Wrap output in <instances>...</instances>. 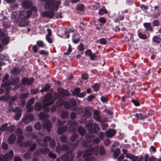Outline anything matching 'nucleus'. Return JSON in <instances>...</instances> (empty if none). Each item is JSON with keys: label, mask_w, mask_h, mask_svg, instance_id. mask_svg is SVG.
Returning a JSON list of instances; mask_svg holds the SVG:
<instances>
[{"label": "nucleus", "mask_w": 161, "mask_h": 161, "mask_svg": "<svg viewBox=\"0 0 161 161\" xmlns=\"http://www.w3.org/2000/svg\"><path fill=\"white\" fill-rule=\"evenodd\" d=\"M91 108L86 107L85 108V113L84 115L87 118H89L91 116V113L90 111Z\"/></svg>", "instance_id": "f3484780"}, {"label": "nucleus", "mask_w": 161, "mask_h": 161, "mask_svg": "<svg viewBox=\"0 0 161 161\" xmlns=\"http://www.w3.org/2000/svg\"><path fill=\"white\" fill-rule=\"evenodd\" d=\"M31 14V12L21 11L19 12V17L22 19H25L29 17Z\"/></svg>", "instance_id": "20e7f679"}, {"label": "nucleus", "mask_w": 161, "mask_h": 161, "mask_svg": "<svg viewBox=\"0 0 161 161\" xmlns=\"http://www.w3.org/2000/svg\"><path fill=\"white\" fill-rule=\"evenodd\" d=\"M15 109L17 111V113L16 114L14 117V119L16 120H18L20 117L21 115V112L22 110L21 108L20 107H17L15 108Z\"/></svg>", "instance_id": "2eb2a0df"}, {"label": "nucleus", "mask_w": 161, "mask_h": 161, "mask_svg": "<svg viewBox=\"0 0 161 161\" xmlns=\"http://www.w3.org/2000/svg\"><path fill=\"white\" fill-rule=\"evenodd\" d=\"M31 5V2L29 0H23L22 3V7L25 8L30 7Z\"/></svg>", "instance_id": "ddd939ff"}, {"label": "nucleus", "mask_w": 161, "mask_h": 161, "mask_svg": "<svg viewBox=\"0 0 161 161\" xmlns=\"http://www.w3.org/2000/svg\"><path fill=\"white\" fill-rule=\"evenodd\" d=\"M54 15V13L53 11H45L43 12L42 15L44 17L48 18H52Z\"/></svg>", "instance_id": "dca6fc26"}, {"label": "nucleus", "mask_w": 161, "mask_h": 161, "mask_svg": "<svg viewBox=\"0 0 161 161\" xmlns=\"http://www.w3.org/2000/svg\"><path fill=\"white\" fill-rule=\"evenodd\" d=\"M135 116L138 119H144L147 118V115H143L142 114H136L135 115Z\"/></svg>", "instance_id": "bb28decb"}, {"label": "nucleus", "mask_w": 161, "mask_h": 161, "mask_svg": "<svg viewBox=\"0 0 161 161\" xmlns=\"http://www.w3.org/2000/svg\"><path fill=\"white\" fill-rule=\"evenodd\" d=\"M15 128V126L14 125H10L9 126H7V130L11 132L14 131Z\"/></svg>", "instance_id": "8fccbe9b"}, {"label": "nucleus", "mask_w": 161, "mask_h": 161, "mask_svg": "<svg viewBox=\"0 0 161 161\" xmlns=\"http://www.w3.org/2000/svg\"><path fill=\"white\" fill-rule=\"evenodd\" d=\"M49 151V150L48 148H44L37 150L35 153V155H38L41 153L46 154Z\"/></svg>", "instance_id": "f8f14e48"}, {"label": "nucleus", "mask_w": 161, "mask_h": 161, "mask_svg": "<svg viewBox=\"0 0 161 161\" xmlns=\"http://www.w3.org/2000/svg\"><path fill=\"white\" fill-rule=\"evenodd\" d=\"M9 40V38L8 37H4L2 39V42L4 44H7Z\"/></svg>", "instance_id": "c03bdc74"}, {"label": "nucleus", "mask_w": 161, "mask_h": 161, "mask_svg": "<svg viewBox=\"0 0 161 161\" xmlns=\"http://www.w3.org/2000/svg\"><path fill=\"white\" fill-rule=\"evenodd\" d=\"M35 110L37 111L40 110L41 108V103H37L35 104Z\"/></svg>", "instance_id": "4c0bfd02"}, {"label": "nucleus", "mask_w": 161, "mask_h": 161, "mask_svg": "<svg viewBox=\"0 0 161 161\" xmlns=\"http://www.w3.org/2000/svg\"><path fill=\"white\" fill-rule=\"evenodd\" d=\"M153 41L155 43L159 44L161 42V38L158 36H155L153 38Z\"/></svg>", "instance_id": "393cba45"}, {"label": "nucleus", "mask_w": 161, "mask_h": 161, "mask_svg": "<svg viewBox=\"0 0 161 161\" xmlns=\"http://www.w3.org/2000/svg\"><path fill=\"white\" fill-rule=\"evenodd\" d=\"M68 115L67 112L65 111H62L61 113V117L63 119L66 118Z\"/></svg>", "instance_id": "603ef678"}, {"label": "nucleus", "mask_w": 161, "mask_h": 161, "mask_svg": "<svg viewBox=\"0 0 161 161\" xmlns=\"http://www.w3.org/2000/svg\"><path fill=\"white\" fill-rule=\"evenodd\" d=\"M48 117V115L47 114H45L43 113H41L39 114V118L42 119H44Z\"/></svg>", "instance_id": "c756f323"}, {"label": "nucleus", "mask_w": 161, "mask_h": 161, "mask_svg": "<svg viewBox=\"0 0 161 161\" xmlns=\"http://www.w3.org/2000/svg\"><path fill=\"white\" fill-rule=\"evenodd\" d=\"M92 87L93 88L94 91L97 92L99 90V86L98 84H95Z\"/></svg>", "instance_id": "bf43d9fd"}, {"label": "nucleus", "mask_w": 161, "mask_h": 161, "mask_svg": "<svg viewBox=\"0 0 161 161\" xmlns=\"http://www.w3.org/2000/svg\"><path fill=\"white\" fill-rule=\"evenodd\" d=\"M76 104V102L74 99H71L69 103L67 102L64 103V107L66 108H70L72 106H75Z\"/></svg>", "instance_id": "1a4fd4ad"}, {"label": "nucleus", "mask_w": 161, "mask_h": 161, "mask_svg": "<svg viewBox=\"0 0 161 161\" xmlns=\"http://www.w3.org/2000/svg\"><path fill=\"white\" fill-rule=\"evenodd\" d=\"M99 113L97 110H96L94 112L93 117L96 121H99L100 120V118L99 116Z\"/></svg>", "instance_id": "4be33fe9"}, {"label": "nucleus", "mask_w": 161, "mask_h": 161, "mask_svg": "<svg viewBox=\"0 0 161 161\" xmlns=\"http://www.w3.org/2000/svg\"><path fill=\"white\" fill-rule=\"evenodd\" d=\"M67 149H69V148L66 145L64 144L62 145L61 147H57L56 151L58 153H59L60 151L66 150Z\"/></svg>", "instance_id": "5701e85b"}, {"label": "nucleus", "mask_w": 161, "mask_h": 161, "mask_svg": "<svg viewBox=\"0 0 161 161\" xmlns=\"http://www.w3.org/2000/svg\"><path fill=\"white\" fill-rule=\"evenodd\" d=\"M60 139L62 142H64L67 141V137L64 135H62L61 136Z\"/></svg>", "instance_id": "338daca9"}, {"label": "nucleus", "mask_w": 161, "mask_h": 161, "mask_svg": "<svg viewBox=\"0 0 161 161\" xmlns=\"http://www.w3.org/2000/svg\"><path fill=\"white\" fill-rule=\"evenodd\" d=\"M97 42L102 44L104 45L107 44V41L104 38H102L97 40Z\"/></svg>", "instance_id": "7c9ffc66"}, {"label": "nucleus", "mask_w": 161, "mask_h": 161, "mask_svg": "<svg viewBox=\"0 0 161 161\" xmlns=\"http://www.w3.org/2000/svg\"><path fill=\"white\" fill-rule=\"evenodd\" d=\"M2 148L3 150H6L8 148V144L5 143H3L2 144Z\"/></svg>", "instance_id": "052dcab7"}, {"label": "nucleus", "mask_w": 161, "mask_h": 161, "mask_svg": "<svg viewBox=\"0 0 161 161\" xmlns=\"http://www.w3.org/2000/svg\"><path fill=\"white\" fill-rule=\"evenodd\" d=\"M80 91V89L79 88H76L72 92L73 94L74 95H76L77 96V95Z\"/></svg>", "instance_id": "e433bc0d"}, {"label": "nucleus", "mask_w": 161, "mask_h": 161, "mask_svg": "<svg viewBox=\"0 0 161 161\" xmlns=\"http://www.w3.org/2000/svg\"><path fill=\"white\" fill-rule=\"evenodd\" d=\"M100 130V128L99 125L95 123L93 124V128L92 132L97 133Z\"/></svg>", "instance_id": "a878e982"}, {"label": "nucleus", "mask_w": 161, "mask_h": 161, "mask_svg": "<svg viewBox=\"0 0 161 161\" xmlns=\"http://www.w3.org/2000/svg\"><path fill=\"white\" fill-rule=\"evenodd\" d=\"M107 11L106 9H101L99 11V14L100 15H102L104 14H107Z\"/></svg>", "instance_id": "de8ad7c7"}, {"label": "nucleus", "mask_w": 161, "mask_h": 161, "mask_svg": "<svg viewBox=\"0 0 161 161\" xmlns=\"http://www.w3.org/2000/svg\"><path fill=\"white\" fill-rule=\"evenodd\" d=\"M57 91L60 94L65 95H69V92L68 91L62 88H59L58 89Z\"/></svg>", "instance_id": "a211bd4d"}, {"label": "nucleus", "mask_w": 161, "mask_h": 161, "mask_svg": "<svg viewBox=\"0 0 161 161\" xmlns=\"http://www.w3.org/2000/svg\"><path fill=\"white\" fill-rule=\"evenodd\" d=\"M143 25L147 31H149L150 32L153 31V29L151 26V23H144Z\"/></svg>", "instance_id": "aec40b11"}, {"label": "nucleus", "mask_w": 161, "mask_h": 161, "mask_svg": "<svg viewBox=\"0 0 161 161\" xmlns=\"http://www.w3.org/2000/svg\"><path fill=\"white\" fill-rule=\"evenodd\" d=\"M20 70L17 68H14L12 70V74L15 75H16L19 74L20 73Z\"/></svg>", "instance_id": "2f4dec72"}, {"label": "nucleus", "mask_w": 161, "mask_h": 161, "mask_svg": "<svg viewBox=\"0 0 161 161\" xmlns=\"http://www.w3.org/2000/svg\"><path fill=\"white\" fill-rule=\"evenodd\" d=\"M15 132L18 136L17 142H20L24 139V137L22 136V130L20 128H18L16 130Z\"/></svg>", "instance_id": "423d86ee"}, {"label": "nucleus", "mask_w": 161, "mask_h": 161, "mask_svg": "<svg viewBox=\"0 0 161 161\" xmlns=\"http://www.w3.org/2000/svg\"><path fill=\"white\" fill-rule=\"evenodd\" d=\"M50 86L49 84H46L45 86L40 91V92H43L47 91L50 88Z\"/></svg>", "instance_id": "58836bf2"}, {"label": "nucleus", "mask_w": 161, "mask_h": 161, "mask_svg": "<svg viewBox=\"0 0 161 161\" xmlns=\"http://www.w3.org/2000/svg\"><path fill=\"white\" fill-rule=\"evenodd\" d=\"M34 98H32L29 100L26 105L31 106L34 103Z\"/></svg>", "instance_id": "6e6d98bb"}, {"label": "nucleus", "mask_w": 161, "mask_h": 161, "mask_svg": "<svg viewBox=\"0 0 161 161\" xmlns=\"http://www.w3.org/2000/svg\"><path fill=\"white\" fill-rule=\"evenodd\" d=\"M86 127L87 128L88 130L90 132H92V125L91 123L87 124L86 125Z\"/></svg>", "instance_id": "09e8293b"}, {"label": "nucleus", "mask_w": 161, "mask_h": 161, "mask_svg": "<svg viewBox=\"0 0 161 161\" xmlns=\"http://www.w3.org/2000/svg\"><path fill=\"white\" fill-rule=\"evenodd\" d=\"M50 141V146L51 148L54 147L55 146V142L53 139H51L49 136L45 137L42 141L38 140L37 142L42 146H47V142Z\"/></svg>", "instance_id": "7ed1b4c3"}, {"label": "nucleus", "mask_w": 161, "mask_h": 161, "mask_svg": "<svg viewBox=\"0 0 161 161\" xmlns=\"http://www.w3.org/2000/svg\"><path fill=\"white\" fill-rule=\"evenodd\" d=\"M124 19V16L123 15L119 14L117 17L114 19L115 22H119L120 20H122Z\"/></svg>", "instance_id": "c85d7f7f"}, {"label": "nucleus", "mask_w": 161, "mask_h": 161, "mask_svg": "<svg viewBox=\"0 0 161 161\" xmlns=\"http://www.w3.org/2000/svg\"><path fill=\"white\" fill-rule=\"evenodd\" d=\"M22 81L23 84H26L28 85H30L33 84V78L29 79L25 77L23 78Z\"/></svg>", "instance_id": "4468645a"}, {"label": "nucleus", "mask_w": 161, "mask_h": 161, "mask_svg": "<svg viewBox=\"0 0 161 161\" xmlns=\"http://www.w3.org/2000/svg\"><path fill=\"white\" fill-rule=\"evenodd\" d=\"M72 51V48L70 45H69V48L67 50V52L64 53V55H68Z\"/></svg>", "instance_id": "13d9d810"}, {"label": "nucleus", "mask_w": 161, "mask_h": 161, "mask_svg": "<svg viewBox=\"0 0 161 161\" xmlns=\"http://www.w3.org/2000/svg\"><path fill=\"white\" fill-rule=\"evenodd\" d=\"M19 97V94H16L14 95L13 97H11L9 99V106H10V108L9 109V110H10V111H13V112L14 111V110L13 109V108H11L10 106L11 104H12L13 103L16 101H17V100L18 99V98Z\"/></svg>", "instance_id": "39448f33"}, {"label": "nucleus", "mask_w": 161, "mask_h": 161, "mask_svg": "<svg viewBox=\"0 0 161 161\" xmlns=\"http://www.w3.org/2000/svg\"><path fill=\"white\" fill-rule=\"evenodd\" d=\"M7 123L5 124L2 125V126L0 127V131L1 132L2 131H4L6 130H7Z\"/></svg>", "instance_id": "c9c22d12"}, {"label": "nucleus", "mask_w": 161, "mask_h": 161, "mask_svg": "<svg viewBox=\"0 0 161 161\" xmlns=\"http://www.w3.org/2000/svg\"><path fill=\"white\" fill-rule=\"evenodd\" d=\"M101 126L102 129L103 130H105L107 128L108 126V124L106 123H103Z\"/></svg>", "instance_id": "0e129e2a"}, {"label": "nucleus", "mask_w": 161, "mask_h": 161, "mask_svg": "<svg viewBox=\"0 0 161 161\" xmlns=\"http://www.w3.org/2000/svg\"><path fill=\"white\" fill-rule=\"evenodd\" d=\"M34 128L37 130H40L42 128L41 123L40 122L36 123L34 126Z\"/></svg>", "instance_id": "49530a36"}, {"label": "nucleus", "mask_w": 161, "mask_h": 161, "mask_svg": "<svg viewBox=\"0 0 161 161\" xmlns=\"http://www.w3.org/2000/svg\"><path fill=\"white\" fill-rule=\"evenodd\" d=\"M51 123L50 121H46L42 124V126L44 129H46L48 132L50 131V128L51 127Z\"/></svg>", "instance_id": "9b49d317"}, {"label": "nucleus", "mask_w": 161, "mask_h": 161, "mask_svg": "<svg viewBox=\"0 0 161 161\" xmlns=\"http://www.w3.org/2000/svg\"><path fill=\"white\" fill-rule=\"evenodd\" d=\"M74 155L71 153H68L63 155L61 157V159L63 161H66L69 159V157L70 158L69 159V160H72L74 157Z\"/></svg>", "instance_id": "6e6552de"}, {"label": "nucleus", "mask_w": 161, "mask_h": 161, "mask_svg": "<svg viewBox=\"0 0 161 161\" xmlns=\"http://www.w3.org/2000/svg\"><path fill=\"white\" fill-rule=\"evenodd\" d=\"M55 97V96L50 93L47 94L45 96L44 99L42 102L44 109H45V106H49L53 104L54 102Z\"/></svg>", "instance_id": "f03ea898"}, {"label": "nucleus", "mask_w": 161, "mask_h": 161, "mask_svg": "<svg viewBox=\"0 0 161 161\" xmlns=\"http://www.w3.org/2000/svg\"><path fill=\"white\" fill-rule=\"evenodd\" d=\"M98 21L101 24L100 25L101 26L104 24L106 22V19L104 17H101L98 19Z\"/></svg>", "instance_id": "72a5a7b5"}, {"label": "nucleus", "mask_w": 161, "mask_h": 161, "mask_svg": "<svg viewBox=\"0 0 161 161\" xmlns=\"http://www.w3.org/2000/svg\"><path fill=\"white\" fill-rule=\"evenodd\" d=\"M29 25V22L28 21H23L19 24V25L20 26L24 27Z\"/></svg>", "instance_id": "a18cd8bd"}, {"label": "nucleus", "mask_w": 161, "mask_h": 161, "mask_svg": "<svg viewBox=\"0 0 161 161\" xmlns=\"http://www.w3.org/2000/svg\"><path fill=\"white\" fill-rule=\"evenodd\" d=\"M13 157V153L12 151H10L8 153L6 154L3 157V159L2 160L0 158V161H8L11 159Z\"/></svg>", "instance_id": "0eeeda50"}, {"label": "nucleus", "mask_w": 161, "mask_h": 161, "mask_svg": "<svg viewBox=\"0 0 161 161\" xmlns=\"http://www.w3.org/2000/svg\"><path fill=\"white\" fill-rule=\"evenodd\" d=\"M92 154L95 155L98 154V147H96L94 148H90L86 150L83 155V158L85 161H96V159L93 157H90Z\"/></svg>", "instance_id": "f257e3e1"}, {"label": "nucleus", "mask_w": 161, "mask_h": 161, "mask_svg": "<svg viewBox=\"0 0 161 161\" xmlns=\"http://www.w3.org/2000/svg\"><path fill=\"white\" fill-rule=\"evenodd\" d=\"M95 97V96L93 95H91L87 97V99L89 102L92 100Z\"/></svg>", "instance_id": "680f3d73"}, {"label": "nucleus", "mask_w": 161, "mask_h": 161, "mask_svg": "<svg viewBox=\"0 0 161 161\" xmlns=\"http://www.w3.org/2000/svg\"><path fill=\"white\" fill-rule=\"evenodd\" d=\"M116 133L115 130L113 129H110L107 130L106 133L107 136L111 137L113 136Z\"/></svg>", "instance_id": "6ab92c4d"}, {"label": "nucleus", "mask_w": 161, "mask_h": 161, "mask_svg": "<svg viewBox=\"0 0 161 161\" xmlns=\"http://www.w3.org/2000/svg\"><path fill=\"white\" fill-rule=\"evenodd\" d=\"M78 49L80 51H83L84 50V47L83 44L81 43H80L77 47Z\"/></svg>", "instance_id": "864d4df0"}, {"label": "nucleus", "mask_w": 161, "mask_h": 161, "mask_svg": "<svg viewBox=\"0 0 161 161\" xmlns=\"http://www.w3.org/2000/svg\"><path fill=\"white\" fill-rule=\"evenodd\" d=\"M99 152L100 155H104L105 153V151L104 147L103 146H100L99 149Z\"/></svg>", "instance_id": "79ce46f5"}, {"label": "nucleus", "mask_w": 161, "mask_h": 161, "mask_svg": "<svg viewBox=\"0 0 161 161\" xmlns=\"http://www.w3.org/2000/svg\"><path fill=\"white\" fill-rule=\"evenodd\" d=\"M36 44L38 46L40 47H43L45 45L42 41H39L37 42Z\"/></svg>", "instance_id": "5fc2aeb1"}, {"label": "nucleus", "mask_w": 161, "mask_h": 161, "mask_svg": "<svg viewBox=\"0 0 161 161\" xmlns=\"http://www.w3.org/2000/svg\"><path fill=\"white\" fill-rule=\"evenodd\" d=\"M120 151L119 149L117 148L114 153L113 156L114 158H116L120 153Z\"/></svg>", "instance_id": "ea45409f"}, {"label": "nucleus", "mask_w": 161, "mask_h": 161, "mask_svg": "<svg viewBox=\"0 0 161 161\" xmlns=\"http://www.w3.org/2000/svg\"><path fill=\"white\" fill-rule=\"evenodd\" d=\"M75 113L76 112L77 114H80L83 112V109L81 108H77L75 110Z\"/></svg>", "instance_id": "4d7b16f0"}, {"label": "nucleus", "mask_w": 161, "mask_h": 161, "mask_svg": "<svg viewBox=\"0 0 161 161\" xmlns=\"http://www.w3.org/2000/svg\"><path fill=\"white\" fill-rule=\"evenodd\" d=\"M78 126V124L75 122H73L71 124L69 129L70 130H73Z\"/></svg>", "instance_id": "cd10ccee"}, {"label": "nucleus", "mask_w": 161, "mask_h": 161, "mask_svg": "<svg viewBox=\"0 0 161 161\" xmlns=\"http://www.w3.org/2000/svg\"><path fill=\"white\" fill-rule=\"evenodd\" d=\"M138 36L139 37L143 39H146L147 38V35L146 34H143L142 32H139L138 34Z\"/></svg>", "instance_id": "a19ab883"}, {"label": "nucleus", "mask_w": 161, "mask_h": 161, "mask_svg": "<svg viewBox=\"0 0 161 161\" xmlns=\"http://www.w3.org/2000/svg\"><path fill=\"white\" fill-rule=\"evenodd\" d=\"M78 130L79 133L82 135H84L86 132L85 129L81 127H80L78 128Z\"/></svg>", "instance_id": "473e14b6"}, {"label": "nucleus", "mask_w": 161, "mask_h": 161, "mask_svg": "<svg viewBox=\"0 0 161 161\" xmlns=\"http://www.w3.org/2000/svg\"><path fill=\"white\" fill-rule=\"evenodd\" d=\"M99 142H100V140L98 138H97L96 139H94L92 141V142H91V141H90L89 140H88L87 141V142H90V143L92 142L93 143H94V144L98 143H99Z\"/></svg>", "instance_id": "3c124183"}, {"label": "nucleus", "mask_w": 161, "mask_h": 161, "mask_svg": "<svg viewBox=\"0 0 161 161\" xmlns=\"http://www.w3.org/2000/svg\"><path fill=\"white\" fill-rule=\"evenodd\" d=\"M29 93L28 92L23 93L19 95V98L20 99H25L27 98Z\"/></svg>", "instance_id": "f704fd0d"}, {"label": "nucleus", "mask_w": 161, "mask_h": 161, "mask_svg": "<svg viewBox=\"0 0 161 161\" xmlns=\"http://www.w3.org/2000/svg\"><path fill=\"white\" fill-rule=\"evenodd\" d=\"M85 8L84 5L82 4H79L77 6V9L78 10L82 11Z\"/></svg>", "instance_id": "37998d69"}, {"label": "nucleus", "mask_w": 161, "mask_h": 161, "mask_svg": "<svg viewBox=\"0 0 161 161\" xmlns=\"http://www.w3.org/2000/svg\"><path fill=\"white\" fill-rule=\"evenodd\" d=\"M67 129V128L66 126H63L61 127L58 128L57 132L58 134H61L64 132H65Z\"/></svg>", "instance_id": "b1692460"}, {"label": "nucleus", "mask_w": 161, "mask_h": 161, "mask_svg": "<svg viewBox=\"0 0 161 161\" xmlns=\"http://www.w3.org/2000/svg\"><path fill=\"white\" fill-rule=\"evenodd\" d=\"M159 22L158 20H155L153 21V25L154 26H157L159 25Z\"/></svg>", "instance_id": "69168bd1"}, {"label": "nucleus", "mask_w": 161, "mask_h": 161, "mask_svg": "<svg viewBox=\"0 0 161 161\" xmlns=\"http://www.w3.org/2000/svg\"><path fill=\"white\" fill-rule=\"evenodd\" d=\"M39 53L42 55L47 56L48 55V53L44 50H42L39 52Z\"/></svg>", "instance_id": "774afa93"}, {"label": "nucleus", "mask_w": 161, "mask_h": 161, "mask_svg": "<svg viewBox=\"0 0 161 161\" xmlns=\"http://www.w3.org/2000/svg\"><path fill=\"white\" fill-rule=\"evenodd\" d=\"M51 36H46V40L49 43H51L53 42V40L52 38L50 37Z\"/></svg>", "instance_id": "e2e57ef3"}, {"label": "nucleus", "mask_w": 161, "mask_h": 161, "mask_svg": "<svg viewBox=\"0 0 161 161\" xmlns=\"http://www.w3.org/2000/svg\"><path fill=\"white\" fill-rule=\"evenodd\" d=\"M15 140L16 137L15 135L12 134L9 137L8 141L9 144H13L15 142Z\"/></svg>", "instance_id": "412c9836"}, {"label": "nucleus", "mask_w": 161, "mask_h": 161, "mask_svg": "<svg viewBox=\"0 0 161 161\" xmlns=\"http://www.w3.org/2000/svg\"><path fill=\"white\" fill-rule=\"evenodd\" d=\"M86 55H88L90 57V58L92 60H94L97 58V56L95 53H93L92 51L90 49L86 50L85 53Z\"/></svg>", "instance_id": "9d476101"}]
</instances>
